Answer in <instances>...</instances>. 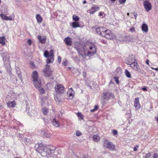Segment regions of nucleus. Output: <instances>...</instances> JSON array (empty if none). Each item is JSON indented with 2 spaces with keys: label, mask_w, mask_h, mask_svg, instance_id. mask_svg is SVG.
Segmentation results:
<instances>
[{
  "label": "nucleus",
  "mask_w": 158,
  "mask_h": 158,
  "mask_svg": "<svg viewBox=\"0 0 158 158\" xmlns=\"http://www.w3.org/2000/svg\"><path fill=\"white\" fill-rule=\"evenodd\" d=\"M74 48L77 50L79 56L83 55L89 56H93L96 53L97 48L94 44L88 41L81 45L80 43L75 42Z\"/></svg>",
  "instance_id": "nucleus-1"
},
{
  "label": "nucleus",
  "mask_w": 158,
  "mask_h": 158,
  "mask_svg": "<svg viewBox=\"0 0 158 158\" xmlns=\"http://www.w3.org/2000/svg\"><path fill=\"white\" fill-rule=\"evenodd\" d=\"M1 55L2 57L5 67L7 69L9 68L10 67V64L9 54L5 52L1 53Z\"/></svg>",
  "instance_id": "nucleus-2"
},
{
  "label": "nucleus",
  "mask_w": 158,
  "mask_h": 158,
  "mask_svg": "<svg viewBox=\"0 0 158 158\" xmlns=\"http://www.w3.org/2000/svg\"><path fill=\"white\" fill-rule=\"evenodd\" d=\"M32 77L35 87L36 88H40L41 86V81L39 79L38 73L36 71L33 72Z\"/></svg>",
  "instance_id": "nucleus-3"
},
{
  "label": "nucleus",
  "mask_w": 158,
  "mask_h": 158,
  "mask_svg": "<svg viewBox=\"0 0 158 158\" xmlns=\"http://www.w3.org/2000/svg\"><path fill=\"white\" fill-rule=\"evenodd\" d=\"M50 53V54L49 55V53L47 51H46L44 53V56L47 58L46 63L48 64L52 62L54 60V55L53 50H51Z\"/></svg>",
  "instance_id": "nucleus-4"
},
{
  "label": "nucleus",
  "mask_w": 158,
  "mask_h": 158,
  "mask_svg": "<svg viewBox=\"0 0 158 158\" xmlns=\"http://www.w3.org/2000/svg\"><path fill=\"white\" fill-rule=\"evenodd\" d=\"M102 98L104 100L108 101L110 98H114L113 94L111 93L110 91L104 90L103 93Z\"/></svg>",
  "instance_id": "nucleus-5"
},
{
  "label": "nucleus",
  "mask_w": 158,
  "mask_h": 158,
  "mask_svg": "<svg viewBox=\"0 0 158 158\" xmlns=\"http://www.w3.org/2000/svg\"><path fill=\"white\" fill-rule=\"evenodd\" d=\"M43 72L44 75L48 77L51 76L52 73V70L48 64L45 65V67L43 69Z\"/></svg>",
  "instance_id": "nucleus-6"
},
{
  "label": "nucleus",
  "mask_w": 158,
  "mask_h": 158,
  "mask_svg": "<svg viewBox=\"0 0 158 158\" xmlns=\"http://www.w3.org/2000/svg\"><path fill=\"white\" fill-rule=\"evenodd\" d=\"M103 146L106 148H108L110 151H113L115 148L114 145L113 143L107 140L105 141L103 143Z\"/></svg>",
  "instance_id": "nucleus-7"
},
{
  "label": "nucleus",
  "mask_w": 158,
  "mask_h": 158,
  "mask_svg": "<svg viewBox=\"0 0 158 158\" xmlns=\"http://www.w3.org/2000/svg\"><path fill=\"white\" fill-rule=\"evenodd\" d=\"M18 94L17 93H15L13 91H10L8 93L6 99L7 101L16 98Z\"/></svg>",
  "instance_id": "nucleus-8"
},
{
  "label": "nucleus",
  "mask_w": 158,
  "mask_h": 158,
  "mask_svg": "<svg viewBox=\"0 0 158 158\" xmlns=\"http://www.w3.org/2000/svg\"><path fill=\"white\" fill-rule=\"evenodd\" d=\"M55 89L57 93L62 94L64 92V88L62 85L57 84L55 85Z\"/></svg>",
  "instance_id": "nucleus-9"
},
{
  "label": "nucleus",
  "mask_w": 158,
  "mask_h": 158,
  "mask_svg": "<svg viewBox=\"0 0 158 158\" xmlns=\"http://www.w3.org/2000/svg\"><path fill=\"white\" fill-rule=\"evenodd\" d=\"M105 34L102 36L104 37L106 39L109 40L113 39L114 38V35L111 33V31L107 29L104 33Z\"/></svg>",
  "instance_id": "nucleus-10"
},
{
  "label": "nucleus",
  "mask_w": 158,
  "mask_h": 158,
  "mask_svg": "<svg viewBox=\"0 0 158 158\" xmlns=\"http://www.w3.org/2000/svg\"><path fill=\"white\" fill-rule=\"evenodd\" d=\"M56 147L52 145L49 146L47 149V152L50 156H52L55 152Z\"/></svg>",
  "instance_id": "nucleus-11"
},
{
  "label": "nucleus",
  "mask_w": 158,
  "mask_h": 158,
  "mask_svg": "<svg viewBox=\"0 0 158 158\" xmlns=\"http://www.w3.org/2000/svg\"><path fill=\"white\" fill-rule=\"evenodd\" d=\"M143 6L147 11H149L152 9V5L148 1H145L143 2Z\"/></svg>",
  "instance_id": "nucleus-12"
},
{
  "label": "nucleus",
  "mask_w": 158,
  "mask_h": 158,
  "mask_svg": "<svg viewBox=\"0 0 158 158\" xmlns=\"http://www.w3.org/2000/svg\"><path fill=\"white\" fill-rule=\"evenodd\" d=\"M129 64L131 68L136 71H138V69H139V66L135 60L134 61L131 63V64Z\"/></svg>",
  "instance_id": "nucleus-13"
},
{
  "label": "nucleus",
  "mask_w": 158,
  "mask_h": 158,
  "mask_svg": "<svg viewBox=\"0 0 158 158\" xmlns=\"http://www.w3.org/2000/svg\"><path fill=\"white\" fill-rule=\"evenodd\" d=\"M99 7L96 5H93L90 9L87 11L88 13H89L90 14H93L97 11L99 10Z\"/></svg>",
  "instance_id": "nucleus-14"
},
{
  "label": "nucleus",
  "mask_w": 158,
  "mask_h": 158,
  "mask_svg": "<svg viewBox=\"0 0 158 158\" xmlns=\"http://www.w3.org/2000/svg\"><path fill=\"white\" fill-rule=\"evenodd\" d=\"M134 106L137 110H139L140 108V105L139 102V98L138 97L135 98L134 101Z\"/></svg>",
  "instance_id": "nucleus-15"
},
{
  "label": "nucleus",
  "mask_w": 158,
  "mask_h": 158,
  "mask_svg": "<svg viewBox=\"0 0 158 158\" xmlns=\"http://www.w3.org/2000/svg\"><path fill=\"white\" fill-rule=\"evenodd\" d=\"M68 94L69 95V98L70 99H72L74 96V91L73 90V89L71 88L69 89L67 92Z\"/></svg>",
  "instance_id": "nucleus-16"
},
{
  "label": "nucleus",
  "mask_w": 158,
  "mask_h": 158,
  "mask_svg": "<svg viewBox=\"0 0 158 158\" xmlns=\"http://www.w3.org/2000/svg\"><path fill=\"white\" fill-rule=\"evenodd\" d=\"M37 38L39 40L40 42L42 44H44L46 41V36H42L41 35H38Z\"/></svg>",
  "instance_id": "nucleus-17"
},
{
  "label": "nucleus",
  "mask_w": 158,
  "mask_h": 158,
  "mask_svg": "<svg viewBox=\"0 0 158 158\" xmlns=\"http://www.w3.org/2000/svg\"><path fill=\"white\" fill-rule=\"evenodd\" d=\"M64 41L65 44L68 46H71L72 44L71 39L69 37H67L64 39Z\"/></svg>",
  "instance_id": "nucleus-18"
},
{
  "label": "nucleus",
  "mask_w": 158,
  "mask_h": 158,
  "mask_svg": "<svg viewBox=\"0 0 158 158\" xmlns=\"http://www.w3.org/2000/svg\"><path fill=\"white\" fill-rule=\"evenodd\" d=\"M7 104L9 107L13 108L16 105L15 102L14 101H9L7 102Z\"/></svg>",
  "instance_id": "nucleus-19"
},
{
  "label": "nucleus",
  "mask_w": 158,
  "mask_h": 158,
  "mask_svg": "<svg viewBox=\"0 0 158 158\" xmlns=\"http://www.w3.org/2000/svg\"><path fill=\"white\" fill-rule=\"evenodd\" d=\"M41 135L44 137L49 138L51 136V134L46 131H43L41 132Z\"/></svg>",
  "instance_id": "nucleus-20"
},
{
  "label": "nucleus",
  "mask_w": 158,
  "mask_h": 158,
  "mask_svg": "<svg viewBox=\"0 0 158 158\" xmlns=\"http://www.w3.org/2000/svg\"><path fill=\"white\" fill-rule=\"evenodd\" d=\"M142 31L144 32H147L148 31V27L147 25L143 23L142 24L141 27Z\"/></svg>",
  "instance_id": "nucleus-21"
},
{
  "label": "nucleus",
  "mask_w": 158,
  "mask_h": 158,
  "mask_svg": "<svg viewBox=\"0 0 158 158\" xmlns=\"http://www.w3.org/2000/svg\"><path fill=\"white\" fill-rule=\"evenodd\" d=\"M52 124L56 127H58L60 126V123L55 118L53 120Z\"/></svg>",
  "instance_id": "nucleus-22"
},
{
  "label": "nucleus",
  "mask_w": 158,
  "mask_h": 158,
  "mask_svg": "<svg viewBox=\"0 0 158 158\" xmlns=\"http://www.w3.org/2000/svg\"><path fill=\"white\" fill-rule=\"evenodd\" d=\"M37 21L38 23H41L42 21V18L40 14H37L36 16Z\"/></svg>",
  "instance_id": "nucleus-23"
},
{
  "label": "nucleus",
  "mask_w": 158,
  "mask_h": 158,
  "mask_svg": "<svg viewBox=\"0 0 158 158\" xmlns=\"http://www.w3.org/2000/svg\"><path fill=\"white\" fill-rule=\"evenodd\" d=\"M71 26L73 28L80 27V25L79 22H74L72 23Z\"/></svg>",
  "instance_id": "nucleus-24"
},
{
  "label": "nucleus",
  "mask_w": 158,
  "mask_h": 158,
  "mask_svg": "<svg viewBox=\"0 0 158 158\" xmlns=\"http://www.w3.org/2000/svg\"><path fill=\"white\" fill-rule=\"evenodd\" d=\"M6 38L4 36L0 37V44L3 45L5 44Z\"/></svg>",
  "instance_id": "nucleus-25"
},
{
  "label": "nucleus",
  "mask_w": 158,
  "mask_h": 158,
  "mask_svg": "<svg viewBox=\"0 0 158 158\" xmlns=\"http://www.w3.org/2000/svg\"><path fill=\"white\" fill-rule=\"evenodd\" d=\"M93 139L94 141L98 142L100 139V137L98 135H94L93 136Z\"/></svg>",
  "instance_id": "nucleus-26"
},
{
  "label": "nucleus",
  "mask_w": 158,
  "mask_h": 158,
  "mask_svg": "<svg viewBox=\"0 0 158 158\" xmlns=\"http://www.w3.org/2000/svg\"><path fill=\"white\" fill-rule=\"evenodd\" d=\"M101 29V35L102 36L105 34L104 33L106 32V31L107 30L106 28L102 27H100Z\"/></svg>",
  "instance_id": "nucleus-27"
},
{
  "label": "nucleus",
  "mask_w": 158,
  "mask_h": 158,
  "mask_svg": "<svg viewBox=\"0 0 158 158\" xmlns=\"http://www.w3.org/2000/svg\"><path fill=\"white\" fill-rule=\"evenodd\" d=\"M42 111L44 115H46L48 112V110L47 108L44 107L42 109Z\"/></svg>",
  "instance_id": "nucleus-28"
},
{
  "label": "nucleus",
  "mask_w": 158,
  "mask_h": 158,
  "mask_svg": "<svg viewBox=\"0 0 158 158\" xmlns=\"http://www.w3.org/2000/svg\"><path fill=\"white\" fill-rule=\"evenodd\" d=\"M73 19L75 22H77L79 20V18L76 15H73Z\"/></svg>",
  "instance_id": "nucleus-29"
},
{
  "label": "nucleus",
  "mask_w": 158,
  "mask_h": 158,
  "mask_svg": "<svg viewBox=\"0 0 158 158\" xmlns=\"http://www.w3.org/2000/svg\"><path fill=\"white\" fill-rule=\"evenodd\" d=\"M151 153H148L145 154L143 156V158H151Z\"/></svg>",
  "instance_id": "nucleus-30"
},
{
  "label": "nucleus",
  "mask_w": 158,
  "mask_h": 158,
  "mask_svg": "<svg viewBox=\"0 0 158 158\" xmlns=\"http://www.w3.org/2000/svg\"><path fill=\"white\" fill-rule=\"evenodd\" d=\"M125 74L126 76L128 78H131V76L130 72L127 70H125Z\"/></svg>",
  "instance_id": "nucleus-31"
},
{
  "label": "nucleus",
  "mask_w": 158,
  "mask_h": 158,
  "mask_svg": "<svg viewBox=\"0 0 158 158\" xmlns=\"http://www.w3.org/2000/svg\"><path fill=\"white\" fill-rule=\"evenodd\" d=\"M98 105H95L93 109H91L90 111L91 112H94L98 108Z\"/></svg>",
  "instance_id": "nucleus-32"
},
{
  "label": "nucleus",
  "mask_w": 158,
  "mask_h": 158,
  "mask_svg": "<svg viewBox=\"0 0 158 158\" xmlns=\"http://www.w3.org/2000/svg\"><path fill=\"white\" fill-rule=\"evenodd\" d=\"M0 16L1 17L2 19L4 20H6L7 17V16H6V15L3 14H1L0 15Z\"/></svg>",
  "instance_id": "nucleus-33"
},
{
  "label": "nucleus",
  "mask_w": 158,
  "mask_h": 158,
  "mask_svg": "<svg viewBox=\"0 0 158 158\" xmlns=\"http://www.w3.org/2000/svg\"><path fill=\"white\" fill-rule=\"evenodd\" d=\"M17 74H18L19 77L20 78V80L21 81H22V79H21L22 75L21 74V72L20 70L19 71H17L16 72Z\"/></svg>",
  "instance_id": "nucleus-34"
},
{
  "label": "nucleus",
  "mask_w": 158,
  "mask_h": 158,
  "mask_svg": "<svg viewBox=\"0 0 158 158\" xmlns=\"http://www.w3.org/2000/svg\"><path fill=\"white\" fill-rule=\"evenodd\" d=\"M101 29L100 27H98L96 28V32L98 34L101 35Z\"/></svg>",
  "instance_id": "nucleus-35"
},
{
  "label": "nucleus",
  "mask_w": 158,
  "mask_h": 158,
  "mask_svg": "<svg viewBox=\"0 0 158 158\" xmlns=\"http://www.w3.org/2000/svg\"><path fill=\"white\" fill-rule=\"evenodd\" d=\"M77 115L79 118H81V120H82L83 119V118L81 113L78 112L77 113Z\"/></svg>",
  "instance_id": "nucleus-36"
},
{
  "label": "nucleus",
  "mask_w": 158,
  "mask_h": 158,
  "mask_svg": "<svg viewBox=\"0 0 158 158\" xmlns=\"http://www.w3.org/2000/svg\"><path fill=\"white\" fill-rule=\"evenodd\" d=\"M124 39L122 40V41H128V39L130 40L129 38H131V37H130V36H128L127 37L125 36L124 37Z\"/></svg>",
  "instance_id": "nucleus-37"
},
{
  "label": "nucleus",
  "mask_w": 158,
  "mask_h": 158,
  "mask_svg": "<svg viewBox=\"0 0 158 158\" xmlns=\"http://www.w3.org/2000/svg\"><path fill=\"white\" fill-rule=\"evenodd\" d=\"M39 91L41 94H43L44 93V90L43 88L39 89Z\"/></svg>",
  "instance_id": "nucleus-38"
},
{
  "label": "nucleus",
  "mask_w": 158,
  "mask_h": 158,
  "mask_svg": "<svg viewBox=\"0 0 158 158\" xmlns=\"http://www.w3.org/2000/svg\"><path fill=\"white\" fill-rule=\"evenodd\" d=\"M76 134L77 136H79L82 134V133L81 131L78 130L76 131Z\"/></svg>",
  "instance_id": "nucleus-39"
},
{
  "label": "nucleus",
  "mask_w": 158,
  "mask_h": 158,
  "mask_svg": "<svg viewBox=\"0 0 158 158\" xmlns=\"http://www.w3.org/2000/svg\"><path fill=\"white\" fill-rule=\"evenodd\" d=\"M129 31L131 32H133L135 31V27H132L131 28H130L129 30Z\"/></svg>",
  "instance_id": "nucleus-40"
},
{
  "label": "nucleus",
  "mask_w": 158,
  "mask_h": 158,
  "mask_svg": "<svg viewBox=\"0 0 158 158\" xmlns=\"http://www.w3.org/2000/svg\"><path fill=\"white\" fill-rule=\"evenodd\" d=\"M114 79H115V82H116V83L117 84H119V82L118 77H114Z\"/></svg>",
  "instance_id": "nucleus-41"
},
{
  "label": "nucleus",
  "mask_w": 158,
  "mask_h": 158,
  "mask_svg": "<svg viewBox=\"0 0 158 158\" xmlns=\"http://www.w3.org/2000/svg\"><path fill=\"white\" fill-rule=\"evenodd\" d=\"M112 133L114 135H115L117 134L118 132L116 130H113L112 131Z\"/></svg>",
  "instance_id": "nucleus-42"
},
{
  "label": "nucleus",
  "mask_w": 158,
  "mask_h": 158,
  "mask_svg": "<svg viewBox=\"0 0 158 158\" xmlns=\"http://www.w3.org/2000/svg\"><path fill=\"white\" fill-rule=\"evenodd\" d=\"M126 0H119V2L121 4H123L124 3Z\"/></svg>",
  "instance_id": "nucleus-43"
},
{
  "label": "nucleus",
  "mask_w": 158,
  "mask_h": 158,
  "mask_svg": "<svg viewBox=\"0 0 158 158\" xmlns=\"http://www.w3.org/2000/svg\"><path fill=\"white\" fill-rule=\"evenodd\" d=\"M55 99L56 102H59L60 101V100L59 98L58 97H57L56 96V97H55Z\"/></svg>",
  "instance_id": "nucleus-44"
},
{
  "label": "nucleus",
  "mask_w": 158,
  "mask_h": 158,
  "mask_svg": "<svg viewBox=\"0 0 158 158\" xmlns=\"http://www.w3.org/2000/svg\"><path fill=\"white\" fill-rule=\"evenodd\" d=\"M153 158H158V155L156 153L154 154L153 156Z\"/></svg>",
  "instance_id": "nucleus-45"
},
{
  "label": "nucleus",
  "mask_w": 158,
  "mask_h": 158,
  "mask_svg": "<svg viewBox=\"0 0 158 158\" xmlns=\"http://www.w3.org/2000/svg\"><path fill=\"white\" fill-rule=\"evenodd\" d=\"M67 61L66 60H65V61H64L63 62L62 64H63V65L65 66H67Z\"/></svg>",
  "instance_id": "nucleus-46"
},
{
  "label": "nucleus",
  "mask_w": 158,
  "mask_h": 158,
  "mask_svg": "<svg viewBox=\"0 0 158 158\" xmlns=\"http://www.w3.org/2000/svg\"><path fill=\"white\" fill-rule=\"evenodd\" d=\"M58 60L59 62V64H60L61 60V58L60 56H58Z\"/></svg>",
  "instance_id": "nucleus-47"
},
{
  "label": "nucleus",
  "mask_w": 158,
  "mask_h": 158,
  "mask_svg": "<svg viewBox=\"0 0 158 158\" xmlns=\"http://www.w3.org/2000/svg\"><path fill=\"white\" fill-rule=\"evenodd\" d=\"M9 19H10V21H11L14 18V17L13 15H10L9 17H8Z\"/></svg>",
  "instance_id": "nucleus-48"
},
{
  "label": "nucleus",
  "mask_w": 158,
  "mask_h": 158,
  "mask_svg": "<svg viewBox=\"0 0 158 158\" xmlns=\"http://www.w3.org/2000/svg\"><path fill=\"white\" fill-rule=\"evenodd\" d=\"M28 43L29 45H31L32 43V41L31 40L29 39L28 40Z\"/></svg>",
  "instance_id": "nucleus-49"
},
{
  "label": "nucleus",
  "mask_w": 158,
  "mask_h": 158,
  "mask_svg": "<svg viewBox=\"0 0 158 158\" xmlns=\"http://www.w3.org/2000/svg\"><path fill=\"white\" fill-rule=\"evenodd\" d=\"M133 14H134V15L135 17V19H136V17L137 16V14L135 13V12H133Z\"/></svg>",
  "instance_id": "nucleus-50"
},
{
  "label": "nucleus",
  "mask_w": 158,
  "mask_h": 158,
  "mask_svg": "<svg viewBox=\"0 0 158 158\" xmlns=\"http://www.w3.org/2000/svg\"><path fill=\"white\" fill-rule=\"evenodd\" d=\"M30 64L31 65V66L32 67H35V64L34 63L32 62H30Z\"/></svg>",
  "instance_id": "nucleus-51"
},
{
  "label": "nucleus",
  "mask_w": 158,
  "mask_h": 158,
  "mask_svg": "<svg viewBox=\"0 0 158 158\" xmlns=\"http://www.w3.org/2000/svg\"><path fill=\"white\" fill-rule=\"evenodd\" d=\"M103 13L102 12H100L99 13V15L100 16H102V17H103Z\"/></svg>",
  "instance_id": "nucleus-52"
},
{
  "label": "nucleus",
  "mask_w": 158,
  "mask_h": 158,
  "mask_svg": "<svg viewBox=\"0 0 158 158\" xmlns=\"http://www.w3.org/2000/svg\"><path fill=\"white\" fill-rule=\"evenodd\" d=\"M151 68L153 69V70H155L156 71H158V68H153L152 67H151Z\"/></svg>",
  "instance_id": "nucleus-53"
},
{
  "label": "nucleus",
  "mask_w": 158,
  "mask_h": 158,
  "mask_svg": "<svg viewBox=\"0 0 158 158\" xmlns=\"http://www.w3.org/2000/svg\"><path fill=\"white\" fill-rule=\"evenodd\" d=\"M87 155L86 154H83L82 156V158H87Z\"/></svg>",
  "instance_id": "nucleus-54"
},
{
  "label": "nucleus",
  "mask_w": 158,
  "mask_h": 158,
  "mask_svg": "<svg viewBox=\"0 0 158 158\" xmlns=\"http://www.w3.org/2000/svg\"><path fill=\"white\" fill-rule=\"evenodd\" d=\"M142 89L144 91H147V88L146 87H143Z\"/></svg>",
  "instance_id": "nucleus-55"
},
{
  "label": "nucleus",
  "mask_w": 158,
  "mask_h": 158,
  "mask_svg": "<svg viewBox=\"0 0 158 158\" xmlns=\"http://www.w3.org/2000/svg\"><path fill=\"white\" fill-rule=\"evenodd\" d=\"M15 69H16V72L17 71H19V70H20V69L18 67H16L15 68Z\"/></svg>",
  "instance_id": "nucleus-56"
},
{
  "label": "nucleus",
  "mask_w": 158,
  "mask_h": 158,
  "mask_svg": "<svg viewBox=\"0 0 158 158\" xmlns=\"http://www.w3.org/2000/svg\"><path fill=\"white\" fill-rule=\"evenodd\" d=\"M146 63L148 65H149V60H146Z\"/></svg>",
  "instance_id": "nucleus-57"
},
{
  "label": "nucleus",
  "mask_w": 158,
  "mask_h": 158,
  "mask_svg": "<svg viewBox=\"0 0 158 158\" xmlns=\"http://www.w3.org/2000/svg\"><path fill=\"white\" fill-rule=\"evenodd\" d=\"M137 150V148L136 147H135L134 148V151H136Z\"/></svg>",
  "instance_id": "nucleus-58"
},
{
  "label": "nucleus",
  "mask_w": 158,
  "mask_h": 158,
  "mask_svg": "<svg viewBox=\"0 0 158 158\" xmlns=\"http://www.w3.org/2000/svg\"><path fill=\"white\" fill-rule=\"evenodd\" d=\"M75 158H79L78 156L77 155H75Z\"/></svg>",
  "instance_id": "nucleus-59"
},
{
  "label": "nucleus",
  "mask_w": 158,
  "mask_h": 158,
  "mask_svg": "<svg viewBox=\"0 0 158 158\" xmlns=\"http://www.w3.org/2000/svg\"><path fill=\"white\" fill-rule=\"evenodd\" d=\"M83 3L84 4H85L86 3V2L85 0H84L83 1Z\"/></svg>",
  "instance_id": "nucleus-60"
},
{
  "label": "nucleus",
  "mask_w": 158,
  "mask_h": 158,
  "mask_svg": "<svg viewBox=\"0 0 158 158\" xmlns=\"http://www.w3.org/2000/svg\"><path fill=\"white\" fill-rule=\"evenodd\" d=\"M6 20H7V21H9V20H10V19H9L8 17L7 16V18H6Z\"/></svg>",
  "instance_id": "nucleus-61"
},
{
  "label": "nucleus",
  "mask_w": 158,
  "mask_h": 158,
  "mask_svg": "<svg viewBox=\"0 0 158 158\" xmlns=\"http://www.w3.org/2000/svg\"><path fill=\"white\" fill-rule=\"evenodd\" d=\"M3 108V107L2 106H0V109H1Z\"/></svg>",
  "instance_id": "nucleus-62"
},
{
  "label": "nucleus",
  "mask_w": 158,
  "mask_h": 158,
  "mask_svg": "<svg viewBox=\"0 0 158 158\" xmlns=\"http://www.w3.org/2000/svg\"><path fill=\"white\" fill-rule=\"evenodd\" d=\"M116 0H110L111 1L114 2Z\"/></svg>",
  "instance_id": "nucleus-63"
},
{
  "label": "nucleus",
  "mask_w": 158,
  "mask_h": 158,
  "mask_svg": "<svg viewBox=\"0 0 158 158\" xmlns=\"http://www.w3.org/2000/svg\"><path fill=\"white\" fill-rule=\"evenodd\" d=\"M156 121H157V123H158V117H157L156 118Z\"/></svg>",
  "instance_id": "nucleus-64"
}]
</instances>
